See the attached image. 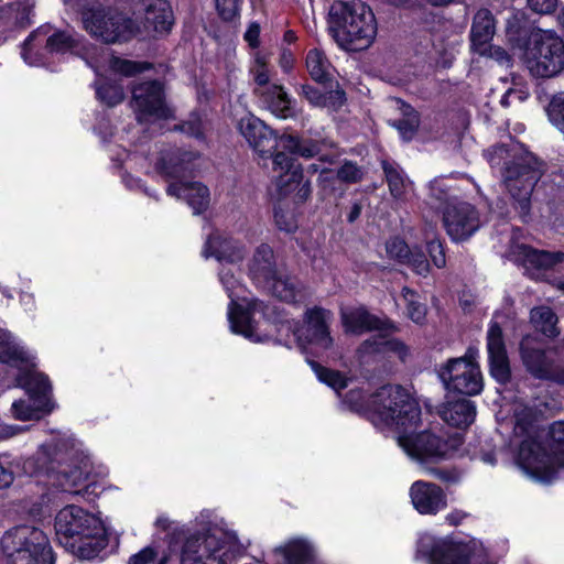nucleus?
Listing matches in <instances>:
<instances>
[{
    "label": "nucleus",
    "instance_id": "obj_1",
    "mask_svg": "<svg viewBox=\"0 0 564 564\" xmlns=\"http://www.w3.org/2000/svg\"><path fill=\"white\" fill-rule=\"evenodd\" d=\"M539 413L523 403L513 406V436L519 443L517 463L524 474L542 482L553 480L564 468V422L545 432L539 427Z\"/></svg>",
    "mask_w": 564,
    "mask_h": 564
},
{
    "label": "nucleus",
    "instance_id": "obj_2",
    "mask_svg": "<svg viewBox=\"0 0 564 564\" xmlns=\"http://www.w3.org/2000/svg\"><path fill=\"white\" fill-rule=\"evenodd\" d=\"M25 468L45 476L62 491L78 494L91 473V462L73 440L63 437L42 445Z\"/></svg>",
    "mask_w": 564,
    "mask_h": 564
},
{
    "label": "nucleus",
    "instance_id": "obj_3",
    "mask_svg": "<svg viewBox=\"0 0 564 564\" xmlns=\"http://www.w3.org/2000/svg\"><path fill=\"white\" fill-rule=\"evenodd\" d=\"M210 513L196 518V533L191 534L182 549L181 564H232L246 549L232 532L210 527Z\"/></svg>",
    "mask_w": 564,
    "mask_h": 564
},
{
    "label": "nucleus",
    "instance_id": "obj_4",
    "mask_svg": "<svg viewBox=\"0 0 564 564\" xmlns=\"http://www.w3.org/2000/svg\"><path fill=\"white\" fill-rule=\"evenodd\" d=\"M332 31L337 43L350 51L368 48L377 35V21L361 1L339 2L332 7Z\"/></svg>",
    "mask_w": 564,
    "mask_h": 564
},
{
    "label": "nucleus",
    "instance_id": "obj_5",
    "mask_svg": "<svg viewBox=\"0 0 564 564\" xmlns=\"http://www.w3.org/2000/svg\"><path fill=\"white\" fill-rule=\"evenodd\" d=\"M367 413L373 424L394 426L402 431L419 425L421 409L401 387L384 386L368 397Z\"/></svg>",
    "mask_w": 564,
    "mask_h": 564
},
{
    "label": "nucleus",
    "instance_id": "obj_6",
    "mask_svg": "<svg viewBox=\"0 0 564 564\" xmlns=\"http://www.w3.org/2000/svg\"><path fill=\"white\" fill-rule=\"evenodd\" d=\"M55 531L61 543L84 554L86 546L93 552L105 546V528L101 521L80 507L63 508L55 518Z\"/></svg>",
    "mask_w": 564,
    "mask_h": 564
},
{
    "label": "nucleus",
    "instance_id": "obj_7",
    "mask_svg": "<svg viewBox=\"0 0 564 564\" xmlns=\"http://www.w3.org/2000/svg\"><path fill=\"white\" fill-rule=\"evenodd\" d=\"M413 429L399 431L398 444L413 460L422 465L429 473L441 480H447L448 475L444 470L429 468V464H436L449 458L462 445L459 434L448 436L446 440L429 431L419 434L412 433Z\"/></svg>",
    "mask_w": 564,
    "mask_h": 564
},
{
    "label": "nucleus",
    "instance_id": "obj_8",
    "mask_svg": "<svg viewBox=\"0 0 564 564\" xmlns=\"http://www.w3.org/2000/svg\"><path fill=\"white\" fill-rule=\"evenodd\" d=\"M416 558L427 564H494L479 541L454 542L427 533L419 539Z\"/></svg>",
    "mask_w": 564,
    "mask_h": 564
},
{
    "label": "nucleus",
    "instance_id": "obj_9",
    "mask_svg": "<svg viewBox=\"0 0 564 564\" xmlns=\"http://www.w3.org/2000/svg\"><path fill=\"white\" fill-rule=\"evenodd\" d=\"M1 545L10 564H53L47 538L36 528H14L2 536Z\"/></svg>",
    "mask_w": 564,
    "mask_h": 564
},
{
    "label": "nucleus",
    "instance_id": "obj_10",
    "mask_svg": "<svg viewBox=\"0 0 564 564\" xmlns=\"http://www.w3.org/2000/svg\"><path fill=\"white\" fill-rule=\"evenodd\" d=\"M82 54L79 36L68 31L54 30L43 25L24 41L22 57L32 66L45 64L46 55Z\"/></svg>",
    "mask_w": 564,
    "mask_h": 564
},
{
    "label": "nucleus",
    "instance_id": "obj_11",
    "mask_svg": "<svg viewBox=\"0 0 564 564\" xmlns=\"http://www.w3.org/2000/svg\"><path fill=\"white\" fill-rule=\"evenodd\" d=\"M82 20L85 30L105 43L127 41L139 33V28L129 17L110 7L85 8Z\"/></svg>",
    "mask_w": 564,
    "mask_h": 564
},
{
    "label": "nucleus",
    "instance_id": "obj_12",
    "mask_svg": "<svg viewBox=\"0 0 564 564\" xmlns=\"http://www.w3.org/2000/svg\"><path fill=\"white\" fill-rule=\"evenodd\" d=\"M525 64L534 77H553L564 69V42L553 31H538L527 51Z\"/></svg>",
    "mask_w": 564,
    "mask_h": 564
},
{
    "label": "nucleus",
    "instance_id": "obj_13",
    "mask_svg": "<svg viewBox=\"0 0 564 564\" xmlns=\"http://www.w3.org/2000/svg\"><path fill=\"white\" fill-rule=\"evenodd\" d=\"M18 384L28 393V400H18L12 403L11 413L17 420H39L43 414L52 411L51 386L46 376L35 369L18 373Z\"/></svg>",
    "mask_w": 564,
    "mask_h": 564
},
{
    "label": "nucleus",
    "instance_id": "obj_14",
    "mask_svg": "<svg viewBox=\"0 0 564 564\" xmlns=\"http://www.w3.org/2000/svg\"><path fill=\"white\" fill-rule=\"evenodd\" d=\"M219 279L228 297L231 300L228 307L230 329L252 341H262L264 338L258 334V323L253 319L256 313H263L264 305L262 302L252 300L247 304L246 308H242L235 300L240 297L239 290L241 285L234 272L230 269L223 268L219 272Z\"/></svg>",
    "mask_w": 564,
    "mask_h": 564
},
{
    "label": "nucleus",
    "instance_id": "obj_15",
    "mask_svg": "<svg viewBox=\"0 0 564 564\" xmlns=\"http://www.w3.org/2000/svg\"><path fill=\"white\" fill-rule=\"evenodd\" d=\"M475 355L468 349L465 356L449 359L441 367L438 375L447 390L467 395L482 390V376Z\"/></svg>",
    "mask_w": 564,
    "mask_h": 564
},
{
    "label": "nucleus",
    "instance_id": "obj_16",
    "mask_svg": "<svg viewBox=\"0 0 564 564\" xmlns=\"http://www.w3.org/2000/svg\"><path fill=\"white\" fill-rule=\"evenodd\" d=\"M132 108L141 123L173 118V109L165 100L164 89L156 80L144 82L132 88Z\"/></svg>",
    "mask_w": 564,
    "mask_h": 564
},
{
    "label": "nucleus",
    "instance_id": "obj_17",
    "mask_svg": "<svg viewBox=\"0 0 564 564\" xmlns=\"http://www.w3.org/2000/svg\"><path fill=\"white\" fill-rule=\"evenodd\" d=\"M443 225L453 241H465L480 228V214L470 203L449 202L443 210Z\"/></svg>",
    "mask_w": 564,
    "mask_h": 564
},
{
    "label": "nucleus",
    "instance_id": "obj_18",
    "mask_svg": "<svg viewBox=\"0 0 564 564\" xmlns=\"http://www.w3.org/2000/svg\"><path fill=\"white\" fill-rule=\"evenodd\" d=\"M330 317V312L324 308L307 310L305 312V325L292 329L299 346L305 349L307 345H311L316 352L329 349L333 345V338L328 330Z\"/></svg>",
    "mask_w": 564,
    "mask_h": 564
},
{
    "label": "nucleus",
    "instance_id": "obj_19",
    "mask_svg": "<svg viewBox=\"0 0 564 564\" xmlns=\"http://www.w3.org/2000/svg\"><path fill=\"white\" fill-rule=\"evenodd\" d=\"M238 129L259 156L268 159L274 154L279 137L262 120L247 113L239 120Z\"/></svg>",
    "mask_w": 564,
    "mask_h": 564
},
{
    "label": "nucleus",
    "instance_id": "obj_20",
    "mask_svg": "<svg viewBox=\"0 0 564 564\" xmlns=\"http://www.w3.org/2000/svg\"><path fill=\"white\" fill-rule=\"evenodd\" d=\"M539 176V171L528 164L513 163L506 169L505 186L522 210L529 207L530 196Z\"/></svg>",
    "mask_w": 564,
    "mask_h": 564
},
{
    "label": "nucleus",
    "instance_id": "obj_21",
    "mask_svg": "<svg viewBox=\"0 0 564 564\" xmlns=\"http://www.w3.org/2000/svg\"><path fill=\"white\" fill-rule=\"evenodd\" d=\"M511 256L533 279H539L542 271L564 262V252L536 250L523 243L514 245L511 248Z\"/></svg>",
    "mask_w": 564,
    "mask_h": 564
},
{
    "label": "nucleus",
    "instance_id": "obj_22",
    "mask_svg": "<svg viewBox=\"0 0 564 564\" xmlns=\"http://www.w3.org/2000/svg\"><path fill=\"white\" fill-rule=\"evenodd\" d=\"M521 354L525 367L532 375L564 384V369L555 364L551 350L531 347V339L528 337L521 343Z\"/></svg>",
    "mask_w": 564,
    "mask_h": 564
},
{
    "label": "nucleus",
    "instance_id": "obj_23",
    "mask_svg": "<svg viewBox=\"0 0 564 564\" xmlns=\"http://www.w3.org/2000/svg\"><path fill=\"white\" fill-rule=\"evenodd\" d=\"M409 496L413 508L421 514L434 516L447 506L444 490L434 482L414 481L410 486Z\"/></svg>",
    "mask_w": 564,
    "mask_h": 564
},
{
    "label": "nucleus",
    "instance_id": "obj_24",
    "mask_svg": "<svg viewBox=\"0 0 564 564\" xmlns=\"http://www.w3.org/2000/svg\"><path fill=\"white\" fill-rule=\"evenodd\" d=\"M487 350L491 376L500 383L507 382L510 377V368L502 329L497 323H491L487 332Z\"/></svg>",
    "mask_w": 564,
    "mask_h": 564
},
{
    "label": "nucleus",
    "instance_id": "obj_25",
    "mask_svg": "<svg viewBox=\"0 0 564 564\" xmlns=\"http://www.w3.org/2000/svg\"><path fill=\"white\" fill-rule=\"evenodd\" d=\"M271 158L275 183L281 194H289L296 189L303 181L301 164L283 151H275Z\"/></svg>",
    "mask_w": 564,
    "mask_h": 564
},
{
    "label": "nucleus",
    "instance_id": "obj_26",
    "mask_svg": "<svg viewBox=\"0 0 564 564\" xmlns=\"http://www.w3.org/2000/svg\"><path fill=\"white\" fill-rule=\"evenodd\" d=\"M35 357L17 343L7 330L0 329V361L18 368L19 373L35 368Z\"/></svg>",
    "mask_w": 564,
    "mask_h": 564
},
{
    "label": "nucleus",
    "instance_id": "obj_27",
    "mask_svg": "<svg viewBox=\"0 0 564 564\" xmlns=\"http://www.w3.org/2000/svg\"><path fill=\"white\" fill-rule=\"evenodd\" d=\"M332 147L333 143L326 140L300 139L292 134H282L276 141V151H288L305 159L319 156L321 160H328V156L324 155L323 151Z\"/></svg>",
    "mask_w": 564,
    "mask_h": 564
},
{
    "label": "nucleus",
    "instance_id": "obj_28",
    "mask_svg": "<svg viewBox=\"0 0 564 564\" xmlns=\"http://www.w3.org/2000/svg\"><path fill=\"white\" fill-rule=\"evenodd\" d=\"M203 256L215 257L219 262L238 263L243 260L246 249L238 241L216 234L208 238Z\"/></svg>",
    "mask_w": 564,
    "mask_h": 564
},
{
    "label": "nucleus",
    "instance_id": "obj_29",
    "mask_svg": "<svg viewBox=\"0 0 564 564\" xmlns=\"http://www.w3.org/2000/svg\"><path fill=\"white\" fill-rule=\"evenodd\" d=\"M166 192L170 196L186 200L195 214L203 212L209 203L208 188L198 182H173L169 185Z\"/></svg>",
    "mask_w": 564,
    "mask_h": 564
},
{
    "label": "nucleus",
    "instance_id": "obj_30",
    "mask_svg": "<svg viewBox=\"0 0 564 564\" xmlns=\"http://www.w3.org/2000/svg\"><path fill=\"white\" fill-rule=\"evenodd\" d=\"M174 23L171 6L166 0H148L144 10V29L159 34L167 33Z\"/></svg>",
    "mask_w": 564,
    "mask_h": 564
},
{
    "label": "nucleus",
    "instance_id": "obj_31",
    "mask_svg": "<svg viewBox=\"0 0 564 564\" xmlns=\"http://www.w3.org/2000/svg\"><path fill=\"white\" fill-rule=\"evenodd\" d=\"M495 30V19L491 12L487 9H480L474 17L470 31L473 50L481 55L486 54Z\"/></svg>",
    "mask_w": 564,
    "mask_h": 564
},
{
    "label": "nucleus",
    "instance_id": "obj_32",
    "mask_svg": "<svg viewBox=\"0 0 564 564\" xmlns=\"http://www.w3.org/2000/svg\"><path fill=\"white\" fill-rule=\"evenodd\" d=\"M272 555L283 564H305L313 555V546L302 538H293L272 550Z\"/></svg>",
    "mask_w": 564,
    "mask_h": 564
},
{
    "label": "nucleus",
    "instance_id": "obj_33",
    "mask_svg": "<svg viewBox=\"0 0 564 564\" xmlns=\"http://www.w3.org/2000/svg\"><path fill=\"white\" fill-rule=\"evenodd\" d=\"M262 102L272 115L280 119H288L295 116L292 101L282 86L271 85L261 90Z\"/></svg>",
    "mask_w": 564,
    "mask_h": 564
},
{
    "label": "nucleus",
    "instance_id": "obj_34",
    "mask_svg": "<svg viewBox=\"0 0 564 564\" xmlns=\"http://www.w3.org/2000/svg\"><path fill=\"white\" fill-rule=\"evenodd\" d=\"M358 351L362 356L372 354H393L402 360L408 355V348L402 341L395 338H390L383 334L373 335L366 339L360 345Z\"/></svg>",
    "mask_w": 564,
    "mask_h": 564
},
{
    "label": "nucleus",
    "instance_id": "obj_35",
    "mask_svg": "<svg viewBox=\"0 0 564 564\" xmlns=\"http://www.w3.org/2000/svg\"><path fill=\"white\" fill-rule=\"evenodd\" d=\"M476 410L471 401L459 399L454 402H447L442 406L441 416L449 425L455 427H466L475 419Z\"/></svg>",
    "mask_w": 564,
    "mask_h": 564
},
{
    "label": "nucleus",
    "instance_id": "obj_36",
    "mask_svg": "<svg viewBox=\"0 0 564 564\" xmlns=\"http://www.w3.org/2000/svg\"><path fill=\"white\" fill-rule=\"evenodd\" d=\"M194 155L191 153H181L171 151L163 154L155 163V169L159 173L167 178H180L189 170L188 164Z\"/></svg>",
    "mask_w": 564,
    "mask_h": 564
},
{
    "label": "nucleus",
    "instance_id": "obj_37",
    "mask_svg": "<svg viewBox=\"0 0 564 564\" xmlns=\"http://www.w3.org/2000/svg\"><path fill=\"white\" fill-rule=\"evenodd\" d=\"M341 322L346 333L361 334L367 330L381 329L382 322L365 308H356L341 313Z\"/></svg>",
    "mask_w": 564,
    "mask_h": 564
},
{
    "label": "nucleus",
    "instance_id": "obj_38",
    "mask_svg": "<svg viewBox=\"0 0 564 564\" xmlns=\"http://www.w3.org/2000/svg\"><path fill=\"white\" fill-rule=\"evenodd\" d=\"M263 281L268 290L281 301L294 303L302 296L297 283L286 275L278 274L276 271L273 278Z\"/></svg>",
    "mask_w": 564,
    "mask_h": 564
},
{
    "label": "nucleus",
    "instance_id": "obj_39",
    "mask_svg": "<svg viewBox=\"0 0 564 564\" xmlns=\"http://www.w3.org/2000/svg\"><path fill=\"white\" fill-rule=\"evenodd\" d=\"M273 251L270 246L261 245L252 259L250 272L257 280L273 278L275 274Z\"/></svg>",
    "mask_w": 564,
    "mask_h": 564
},
{
    "label": "nucleus",
    "instance_id": "obj_40",
    "mask_svg": "<svg viewBox=\"0 0 564 564\" xmlns=\"http://www.w3.org/2000/svg\"><path fill=\"white\" fill-rule=\"evenodd\" d=\"M389 191L394 198L401 199L412 189V183L398 166L383 163Z\"/></svg>",
    "mask_w": 564,
    "mask_h": 564
},
{
    "label": "nucleus",
    "instance_id": "obj_41",
    "mask_svg": "<svg viewBox=\"0 0 564 564\" xmlns=\"http://www.w3.org/2000/svg\"><path fill=\"white\" fill-rule=\"evenodd\" d=\"M306 67L311 77L316 82H325L330 77L332 65L318 48H313L307 53Z\"/></svg>",
    "mask_w": 564,
    "mask_h": 564
},
{
    "label": "nucleus",
    "instance_id": "obj_42",
    "mask_svg": "<svg viewBox=\"0 0 564 564\" xmlns=\"http://www.w3.org/2000/svg\"><path fill=\"white\" fill-rule=\"evenodd\" d=\"M33 4L30 0H18L14 3L0 7V22H12L23 25L28 21Z\"/></svg>",
    "mask_w": 564,
    "mask_h": 564
},
{
    "label": "nucleus",
    "instance_id": "obj_43",
    "mask_svg": "<svg viewBox=\"0 0 564 564\" xmlns=\"http://www.w3.org/2000/svg\"><path fill=\"white\" fill-rule=\"evenodd\" d=\"M556 321L555 314L549 307H536L531 311V322L535 329L546 337H554L558 334Z\"/></svg>",
    "mask_w": 564,
    "mask_h": 564
},
{
    "label": "nucleus",
    "instance_id": "obj_44",
    "mask_svg": "<svg viewBox=\"0 0 564 564\" xmlns=\"http://www.w3.org/2000/svg\"><path fill=\"white\" fill-rule=\"evenodd\" d=\"M550 123L564 134V91L554 94L545 107Z\"/></svg>",
    "mask_w": 564,
    "mask_h": 564
},
{
    "label": "nucleus",
    "instance_id": "obj_45",
    "mask_svg": "<svg viewBox=\"0 0 564 564\" xmlns=\"http://www.w3.org/2000/svg\"><path fill=\"white\" fill-rule=\"evenodd\" d=\"M167 562L169 556L160 555L159 549L153 545L142 547L127 560V564H167Z\"/></svg>",
    "mask_w": 564,
    "mask_h": 564
},
{
    "label": "nucleus",
    "instance_id": "obj_46",
    "mask_svg": "<svg viewBox=\"0 0 564 564\" xmlns=\"http://www.w3.org/2000/svg\"><path fill=\"white\" fill-rule=\"evenodd\" d=\"M250 74L254 80V83L259 87H263L265 89L269 87L270 82V68H269V58L260 52H257L253 56V62L250 66Z\"/></svg>",
    "mask_w": 564,
    "mask_h": 564
},
{
    "label": "nucleus",
    "instance_id": "obj_47",
    "mask_svg": "<svg viewBox=\"0 0 564 564\" xmlns=\"http://www.w3.org/2000/svg\"><path fill=\"white\" fill-rule=\"evenodd\" d=\"M154 528L159 532H163L166 534V538L174 542L180 539V536L184 533L183 525L174 519H172L167 513L162 512L158 514L154 521Z\"/></svg>",
    "mask_w": 564,
    "mask_h": 564
},
{
    "label": "nucleus",
    "instance_id": "obj_48",
    "mask_svg": "<svg viewBox=\"0 0 564 564\" xmlns=\"http://www.w3.org/2000/svg\"><path fill=\"white\" fill-rule=\"evenodd\" d=\"M311 366L315 371L317 378L322 382L326 383L328 387L334 389L336 392H339L341 389L347 387L348 380L338 371L323 368L315 362H311Z\"/></svg>",
    "mask_w": 564,
    "mask_h": 564
},
{
    "label": "nucleus",
    "instance_id": "obj_49",
    "mask_svg": "<svg viewBox=\"0 0 564 564\" xmlns=\"http://www.w3.org/2000/svg\"><path fill=\"white\" fill-rule=\"evenodd\" d=\"M96 91L98 98L108 106H116L124 98L122 86L116 83L105 82L98 84Z\"/></svg>",
    "mask_w": 564,
    "mask_h": 564
},
{
    "label": "nucleus",
    "instance_id": "obj_50",
    "mask_svg": "<svg viewBox=\"0 0 564 564\" xmlns=\"http://www.w3.org/2000/svg\"><path fill=\"white\" fill-rule=\"evenodd\" d=\"M402 295L406 302L408 316L415 323L423 322L426 315V307L420 302L419 295L408 288L403 289Z\"/></svg>",
    "mask_w": 564,
    "mask_h": 564
},
{
    "label": "nucleus",
    "instance_id": "obj_51",
    "mask_svg": "<svg viewBox=\"0 0 564 564\" xmlns=\"http://www.w3.org/2000/svg\"><path fill=\"white\" fill-rule=\"evenodd\" d=\"M392 126L399 130L403 139L409 140L414 135L419 127V117L415 111L411 110L406 119L395 121Z\"/></svg>",
    "mask_w": 564,
    "mask_h": 564
},
{
    "label": "nucleus",
    "instance_id": "obj_52",
    "mask_svg": "<svg viewBox=\"0 0 564 564\" xmlns=\"http://www.w3.org/2000/svg\"><path fill=\"white\" fill-rule=\"evenodd\" d=\"M109 67L112 72L119 73L126 76L133 75L135 73H139L143 69V66L141 64L121 59L119 57H111L109 59Z\"/></svg>",
    "mask_w": 564,
    "mask_h": 564
},
{
    "label": "nucleus",
    "instance_id": "obj_53",
    "mask_svg": "<svg viewBox=\"0 0 564 564\" xmlns=\"http://www.w3.org/2000/svg\"><path fill=\"white\" fill-rule=\"evenodd\" d=\"M430 196L436 200H447L449 197L451 186L447 184V180L444 177H437L433 180L430 185Z\"/></svg>",
    "mask_w": 564,
    "mask_h": 564
},
{
    "label": "nucleus",
    "instance_id": "obj_54",
    "mask_svg": "<svg viewBox=\"0 0 564 564\" xmlns=\"http://www.w3.org/2000/svg\"><path fill=\"white\" fill-rule=\"evenodd\" d=\"M404 262L420 275H426L430 271L429 261L425 256L417 250H411L409 258Z\"/></svg>",
    "mask_w": 564,
    "mask_h": 564
},
{
    "label": "nucleus",
    "instance_id": "obj_55",
    "mask_svg": "<svg viewBox=\"0 0 564 564\" xmlns=\"http://www.w3.org/2000/svg\"><path fill=\"white\" fill-rule=\"evenodd\" d=\"M410 251L411 249L409 246L399 238L391 239L387 243V252L390 257L395 258L401 262H404L409 258Z\"/></svg>",
    "mask_w": 564,
    "mask_h": 564
},
{
    "label": "nucleus",
    "instance_id": "obj_56",
    "mask_svg": "<svg viewBox=\"0 0 564 564\" xmlns=\"http://www.w3.org/2000/svg\"><path fill=\"white\" fill-rule=\"evenodd\" d=\"M339 180L345 182H358L362 177V171L354 163L346 162L337 172Z\"/></svg>",
    "mask_w": 564,
    "mask_h": 564
},
{
    "label": "nucleus",
    "instance_id": "obj_57",
    "mask_svg": "<svg viewBox=\"0 0 564 564\" xmlns=\"http://www.w3.org/2000/svg\"><path fill=\"white\" fill-rule=\"evenodd\" d=\"M219 15L224 20H232L238 14L239 0H215Z\"/></svg>",
    "mask_w": 564,
    "mask_h": 564
},
{
    "label": "nucleus",
    "instance_id": "obj_58",
    "mask_svg": "<svg viewBox=\"0 0 564 564\" xmlns=\"http://www.w3.org/2000/svg\"><path fill=\"white\" fill-rule=\"evenodd\" d=\"M427 250L430 253V257L437 268H444L446 264L444 248L441 241L438 240H432L427 243Z\"/></svg>",
    "mask_w": 564,
    "mask_h": 564
},
{
    "label": "nucleus",
    "instance_id": "obj_59",
    "mask_svg": "<svg viewBox=\"0 0 564 564\" xmlns=\"http://www.w3.org/2000/svg\"><path fill=\"white\" fill-rule=\"evenodd\" d=\"M301 95H303L313 106L325 107V105L327 104L325 94L315 89L312 86L303 85L301 87Z\"/></svg>",
    "mask_w": 564,
    "mask_h": 564
},
{
    "label": "nucleus",
    "instance_id": "obj_60",
    "mask_svg": "<svg viewBox=\"0 0 564 564\" xmlns=\"http://www.w3.org/2000/svg\"><path fill=\"white\" fill-rule=\"evenodd\" d=\"M274 220L280 230L292 232L296 229V223L292 214L275 210Z\"/></svg>",
    "mask_w": 564,
    "mask_h": 564
},
{
    "label": "nucleus",
    "instance_id": "obj_61",
    "mask_svg": "<svg viewBox=\"0 0 564 564\" xmlns=\"http://www.w3.org/2000/svg\"><path fill=\"white\" fill-rule=\"evenodd\" d=\"M529 8L539 14H550L557 6V0H527Z\"/></svg>",
    "mask_w": 564,
    "mask_h": 564
},
{
    "label": "nucleus",
    "instance_id": "obj_62",
    "mask_svg": "<svg viewBox=\"0 0 564 564\" xmlns=\"http://www.w3.org/2000/svg\"><path fill=\"white\" fill-rule=\"evenodd\" d=\"M346 401L350 404V406L356 411H366L367 412V403L362 392L358 390H350L346 397Z\"/></svg>",
    "mask_w": 564,
    "mask_h": 564
},
{
    "label": "nucleus",
    "instance_id": "obj_63",
    "mask_svg": "<svg viewBox=\"0 0 564 564\" xmlns=\"http://www.w3.org/2000/svg\"><path fill=\"white\" fill-rule=\"evenodd\" d=\"M528 98V93L519 88H508L501 98V105L508 107L513 100L523 101Z\"/></svg>",
    "mask_w": 564,
    "mask_h": 564
},
{
    "label": "nucleus",
    "instance_id": "obj_64",
    "mask_svg": "<svg viewBox=\"0 0 564 564\" xmlns=\"http://www.w3.org/2000/svg\"><path fill=\"white\" fill-rule=\"evenodd\" d=\"M325 98L327 104L326 108L337 109L341 107L345 102V93L343 90L336 89L325 93Z\"/></svg>",
    "mask_w": 564,
    "mask_h": 564
}]
</instances>
